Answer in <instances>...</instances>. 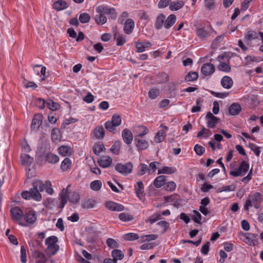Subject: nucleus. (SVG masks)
<instances>
[{"label":"nucleus","mask_w":263,"mask_h":263,"mask_svg":"<svg viewBox=\"0 0 263 263\" xmlns=\"http://www.w3.org/2000/svg\"><path fill=\"white\" fill-rule=\"evenodd\" d=\"M43 186L42 192L45 190L46 192L49 195H52L53 193V189L51 187V183L50 181L47 180L45 183H44L42 181H41Z\"/></svg>","instance_id":"40"},{"label":"nucleus","mask_w":263,"mask_h":263,"mask_svg":"<svg viewBox=\"0 0 263 263\" xmlns=\"http://www.w3.org/2000/svg\"><path fill=\"white\" fill-rule=\"evenodd\" d=\"M166 177L165 176H159L154 180V184L156 187L159 188L165 184Z\"/></svg>","instance_id":"37"},{"label":"nucleus","mask_w":263,"mask_h":263,"mask_svg":"<svg viewBox=\"0 0 263 263\" xmlns=\"http://www.w3.org/2000/svg\"><path fill=\"white\" fill-rule=\"evenodd\" d=\"M119 219L123 221H129L133 219V216L128 213H121L119 215Z\"/></svg>","instance_id":"48"},{"label":"nucleus","mask_w":263,"mask_h":263,"mask_svg":"<svg viewBox=\"0 0 263 263\" xmlns=\"http://www.w3.org/2000/svg\"><path fill=\"white\" fill-rule=\"evenodd\" d=\"M134 141L135 146L139 152L146 149L148 147L149 143L152 142L151 140L145 139L143 137L139 138V137H135Z\"/></svg>","instance_id":"6"},{"label":"nucleus","mask_w":263,"mask_h":263,"mask_svg":"<svg viewBox=\"0 0 263 263\" xmlns=\"http://www.w3.org/2000/svg\"><path fill=\"white\" fill-rule=\"evenodd\" d=\"M242 236L245 238L244 241L247 244L250 246H255L257 244L258 241L257 235L250 233H247L242 234Z\"/></svg>","instance_id":"10"},{"label":"nucleus","mask_w":263,"mask_h":263,"mask_svg":"<svg viewBox=\"0 0 263 263\" xmlns=\"http://www.w3.org/2000/svg\"><path fill=\"white\" fill-rule=\"evenodd\" d=\"M217 68L219 70L227 72H229L231 70L230 66L224 62H220L217 66Z\"/></svg>","instance_id":"50"},{"label":"nucleus","mask_w":263,"mask_h":263,"mask_svg":"<svg viewBox=\"0 0 263 263\" xmlns=\"http://www.w3.org/2000/svg\"><path fill=\"white\" fill-rule=\"evenodd\" d=\"M204 6L207 9L211 10L215 7V0H204Z\"/></svg>","instance_id":"55"},{"label":"nucleus","mask_w":263,"mask_h":263,"mask_svg":"<svg viewBox=\"0 0 263 263\" xmlns=\"http://www.w3.org/2000/svg\"><path fill=\"white\" fill-rule=\"evenodd\" d=\"M43 116L41 114H36L32 121L31 128L37 130L42 124Z\"/></svg>","instance_id":"18"},{"label":"nucleus","mask_w":263,"mask_h":263,"mask_svg":"<svg viewBox=\"0 0 263 263\" xmlns=\"http://www.w3.org/2000/svg\"><path fill=\"white\" fill-rule=\"evenodd\" d=\"M98 163L103 168L108 167L112 163V159L108 156H102L99 158Z\"/></svg>","instance_id":"14"},{"label":"nucleus","mask_w":263,"mask_h":263,"mask_svg":"<svg viewBox=\"0 0 263 263\" xmlns=\"http://www.w3.org/2000/svg\"><path fill=\"white\" fill-rule=\"evenodd\" d=\"M160 94V90L157 88H152L148 92V97L152 99H156Z\"/></svg>","instance_id":"52"},{"label":"nucleus","mask_w":263,"mask_h":263,"mask_svg":"<svg viewBox=\"0 0 263 263\" xmlns=\"http://www.w3.org/2000/svg\"><path fill=\"white\" fill-rule=\"evenodd\" d=\"M93 135L97 139H102L105 136V130L102 126H97L93 130Z\"/></svg>","instance_id":"23"},{"label":"nucleus","mask_w":263,"mask_h":263,"mask_svg":"<svg viewBox=\"0 0 263 263\" xmlns=\"http://www.w3.org/2000/svg\"><path fill=\"white\" fill-rule=\"evenodd\" d=\"M105 205L108 210L112 211L120 212L124 210V207L123 205L112 201L106 202Z\"/></svg>","instance_id":"17"},{"label":"nucleus","mask_w":263,"mask_h":263,"mask_svg":"<svg viewBox=\"0 0 263 263\" xmlns=\"http://www.w3.org/2000/svg\"><path fill=\"white\" fill-rule=\"evenodd\" d=\"M261 200L262 195L260 193L254 192L250 193L244 205L245 210L248 211L249 208L252 206L257 209L259 208Z\"/></svg>","instance_id":"2"},{"label":"nucleus","mask_w":263,"mask_h":263,"mask_svg":"<svg viewBox=\"0 0 263 263\" xmlns=\"http://www.w3.org/2000/svg\"><path fill=\"white\" fill-rule=\"evenodd\" d=\"M122 137L124 142L127 145L131 144L133 140V133L127 128L123 130Z\"/></svg>","instance_id":"15"},{"label":"nucleus","mask_w":263,"mask_h":263,"mask_svg":"<svg viewBox=\"0 0 263 263\" xmlns=\"http://www.w3.org/2000/svg\"><path fill=\"white\" fill-rule=\"evenodd\" d=\"M198 78V73L197 72H190L185 77L186 82L194 81Z\"/></svg>","instance_id":"44"},{"label":"nucleus","mask_w":263,"mask_h":263,"mask_svg":"<svg viewBox=\"0 0 263 263\" xmlns=\"http://www.w3.org/2000/svg\"><path fill=\"white\" fill-rule=\"evenodd\" d=\"M32 255L35 259L36 263H45L47 260L45 255L40 251H35Z\"/></svg>","instance_id":"20"},{"label":"nucleus","mask_w":263,"mask_h":263,"mask_svg":"<svg viewBox=\"0 0 263 263\" xmlns=\"http://www.w3.org/2000/svg\"><path fill=\"white\" fill-rule=\"evenodd\" d=\"M111 255L113 259L117 262L118 260H122L124 255L122 252L118 249H115L111 252Z\"/></svg>","instance_id":"32"},{"label":"nucleus","mask_w":263,"mask_h":263,"mask_svg":"<svg viewBox=\"0 0 263 263\" xmlns=\"http://www.w3.org/2000/svg\"><path fill=\"white\" fill-rule=\"evenodd\" d=\"M121 147V142L120 141H116L110 148L112 153L115 155H119Z\"/></svg>","instance_id":"33"},{"label":"nucleus","mask_w":263,"mask_h":263,"mask_svg":"<svg viewBox=\"0 0 263 263\" xmlns=\"http://www.w3.org/2000/svg\"><path fill=\"white\" fill-rule=\"evenodd\" d=\"M165 21V16L163 14H159L156 18L155 24L156 28L159 30L164 27V21Z\"/></svg>","instance_id":"26"},{"label":"nucleus","mask_w":263,"mask_h":263,"mask_svg":"<svg viewBox=\"0 0 263 263\" xmlns=\"http://www.w3.org/2000/svg\"><path fill=\"white\" fill-rule=\"evenodd\" d=\"M51 139L52 141L56 142L60 139V131L59 129L54 128L51 132Z\"/></svg>","instance_id":"43"},{"label":"nucleus","mask_w":263,"mask_h":263,"mask_svg":"<svg viewBox=\"0 0 263 263\" xmlns=\"http://www.w3.org/2000/svg\"><path fill=\"white\" fill-rule=\"evenodd\" d=\"M176 171V169L175 167L164 166L161 169H160L158 171V174H172L174 173Z\"/></svg>","instance_id":"36"},{"label":"nucleus","mask_w":263,"mask_h":263,"mask_svg":"<svg viewBox=\"0 0 263 263\" xmlns=\"http://www.w3.org/2000/svg\"><path fill=\"white\" fill-rule=\"evenodd\" d=\"M114 38L117 40V45L121 46L125 43V39L117 31L114 33Z\"/></svg>","instance_id":"45"},{"label":"nucleus","mask_w":263,"mask_h":263,"mask_svg":"<svg viewBox=\"0 0 263 263\" xmlns=\"http://www.w3.org/2000/svg\"><path fill=\"white\" fill-rule=\"evenodd\" d=\"M184 5L182 1L171 2L169 8L171 11H177L181 9Z\"/></svg>","instance_id":"29"},{"label":"nucleus","mask_w":263,"mask_h":263,"mask_svg":"<svg viewBox=\"0 0 263 263\" xmlns=\"http://www.w3.org/2000/svg\"><path fill=\"white\" fill-rule=\"evenodd\" d=\"M249 168V164L245 161L241 162L238 168L231 171L230 174L234 177L243 176L246 174Z\"/></svg>","instance_id":"5"},{"label":"nucleus","mask_w":263,"mask_h":263,"mask_svg":"<svg viewBox=\"0 0 263 263\" xmlns=\"http://www.w3.org/2000/svg\"><path fill=\"white\" fill-rule=\"evenodd\" d=\"M105 148L103 144L100 143H96L93 147V151L96 155H99L100 153L104 152Z\"/></svg>","instance_id":"42"},{"label":"nucleus","mask_w":263,"mask_h":263,"mask_svg":"<svg viewBox=\"0 0 263 263\" xmlns=\"http://www.w3.org/2000/svg\"><path fill=\"white\" fill-rule=\"evenodd\" d=\"M197 36L200 39L207 37L209 36V32L203 28H198L196 31Z\"/></svg>","instance_id":"46"},{"label":"nucleus","mask_w":263,"mask_h":263,"mask_svg":"<svg viewBox=\"0 0 263 263\" xmlns=\"http://www.w3.org/2000/svg\"><path fill=\"white\" fill-rule=\"evenodd\" d=\"M90 19V16L86 13H82L80 14L79 16V21L81 23L83 24L88 23Z\"/></svg>","instance_id":"54"},{"label":"nucleus","mask_w":263,"mask_h":263,"mask_svg":"<svg viewBox=\"0 0 263 263\" xmlns=\"http://www.w3.org/2000/svg\"><path fill=\"white\" fill-rule=\"evenodd\" d=\"M258 37L257 33L253 31L248 32L247 35L245 36V39L247 40H252Z\"/></svg>","instance_id":"62"},{"label":"nucleus","mask_w":263,"mask_h":263,"mask_svg":"<svg viewBox=\"0 0 263 263\" xmlns=\"http://www.w3.org/2000/svg\"><path fill=\"white\" fill-rule=\"evenodd\" d=\"M146 171H148V166L147 165L141 163L139 165V171L138 172V175L139 176L143 175L145 174Z\"/></svg>","instance_id":"59"},{"label":"nucleus","mask_w":263,"mask_h":263,"mask_svg":"<svg viewBox=\"0 0 263 263\" xmlns=\"http://www.w3.org/2000/svg\"><path fill=\"white\" fill-rule=\"evenodd\" d=\"M148 130L146 126L138 125L134 128V133L135 134V137L142 138L146 135Z\"/></svg>","instance_id":"16"},{"label":"nucleus","mask_w":263,"mask_h":263,"mask_svg":"<svg viewBox=\"0 0 263 263\" xmlns=\"http://www.w3.org/2000/svg\"><path fill=\"white\" fill-rule=\"evenodd\" d=\"M107 246L110 248H117L119 247V243L114 239L109 238L106 240Z\"/></svg>","instance_id":"49"},{"label":"nucleus","mask_w":263,"mask_h":263,"mask_svg":"<svg viewBox=\"0 0 263 263\" xmlns=\"http://www.w3.org/2000/svg\"><path fill=\"white\" fill-rule=\"evenodd\" d=\"M161 127L163 129L158 131L154 138V141L157 143L162 142L164 140L166 136V132L168 129L167 127L163 124L161 125Z\"/></svg>","instance_id":"12"},{"label":"nucleus","mask_w":263,"mask_h":263,"mask_svg":"<svg viewBox=\"0 0 263 263\" xmlns=\"http://www.w3.org/2000/svg\"><path fill=\"white\" fill-rule=\"evenodd\" d=\"M53 8L57 11H61L68 7L67 3L63 0H58L53 3Z\"/></svg>","instance_id":"27"},{"label":"nucleus","mask_w":263,"mask_h":263,"mask_svg":"<svg viewBox=\"0 0 263 263\" xmlns=\"http://www.w3.org/2000/svg\"><path fill=\"white\" fill-rule=\"evenodd\" d=\"M105 127L109 132H113L115 130L116 126L111 121H107L105 123Z\"/></svg>","instance_id":"60"},{"label":"nucleus","mask_w":263,"mask_h":263,"mask_svg":"<svg viewBox=\"0 0 263 263\" xmlns=\"http://www.w3.org/2000/svg\"><path fill=\"white\" fill-rule=\"evenodd\" d=\"M45 158L46 161L52 164L56 163L59 161L58 156L52 153L47 154L45 156Z\"/></svg>","instance_id":"31"},{"label":"nucleus","mask_w":263,"mask_h":263,"mask_svg":"<svg viewBox=\"0 0 263 263\" xmlns=\"http://www.w3.org/2000/svg\"><path fill=\"white\" fill-rule=\"evenodd\" d=\"M102 185V182L100 180H95L91 182L90 188L93 191H98L100 190Z\"/></svg>","instance_id":"47"},{"label":"nucleus","mask_w":263,"mask_h":263,"mask_svg":"<svg viewBox=\"0 0 263 263\" xmlns=\"http://www.w3.org/2000/svg\"><path fill=\"white\" fill-rule=\"evenodd\" d=\"M97 13L98 14H97L95 17L96 23L98 24L101 25L104 24L107 21V18L105 15V13L101 12Z\"/></svg>","instance_id":"30"},{"label":"nucleus","mask_w":263,"mask_h":263,"mask_svg":"<svg viewBox=\"0 0 263 263\" xmlns=\"http://www.w3.org/2000/svg\"><path fill=\"white\" fill-rule=\"evenodd\" d=\"M124 239L128 241H132L138 239L139 237L138 234L134 233L126 234L124 237Z\"/></svg>","instance_id":"56"},{"label":"nucleus","mask_w":263,"mask_h":263,"mask_svg":"<svg viewBox=\"0 0 263 263\" xmlns=\"http://www.w3.org/2000/svg\"><path fill=\"white\" fill-rule=\"evenodd\" d=\"M71 161L70 159L68 158H65V159L62 162L61 165V168L63 171H67L70 169L71 167Z\"/></svg>","instance_id":"41"},{"label":"nucleus","mask_w":263,"mask_h":263,"mask_svg":"<svg viewBox=\"0 0 263 263\" xmlns=\"http://www.w3.org/2000/svg\"><path fill=\"white\" fill-rule=\"evenodd\" d=\"M46 105L50 110L52 111L57 110L60 108V105L58 103L50 99L46 101Z\"/></svg>","instance_id":"39"},{"label":"nucleus","mask_w":263,"mask_h":263,"mask_svg":"<svg viewBox=\"0 0 263 263\" xmlns=\"http://www.w3.org/2000/svg\"><path fill=\"white\" fill-rule=\"evenodd\" d=\"M68 192L67 189H63L59 195V199L61 201L60 208L63 209L67 202Z\"/></svg>","instance_id":"19"},{"label":"nucleus","mask_w":263,"mask_h":263,"mask_svg":"<svg viewBox=\"0 0 263 263\" xmlns=\"http://www.w3.org/2000/svg\"><path fill=\"white\" fill-rule=\"evenodd\" d=\"M133 165L131 162H127L125 164L117 163L115 166V170L123 175L130 174L132 172Z\"/></svg>","instance_id":"7"},{"label":"nucleus","mask_w":263,"mask_h":263,"mask_svg":"<svg viewBox=\"0 0 263 263\" xmlns=\"http://www.w3.org/2000/svg\"><path fill=\"white\" fill-rule=\"evenodd\" d=\"M24 219L25 221L27 222L26 224H32L34 223L37 220V215L34 211H29L28 212L24 214Z\"/></svg>","instance_id":"13"},{"label":"nucleus","mask_w":263,"mask_h":263,"mask_svg":"<svg viewBox=\"0 0 263 263\" xmlns=\"http://www.w3.org/2000/svg\"><path fill=\"white\" fill-rule=\"evenodd\" d=\"M135 26L134 22L132 19H127L124 24V31L127 34L131 33Z\"/></svg>","instance_id":"21"},{"label":"nucleus","mask_w":263,"mask_h":263,"mask_svg":"<svg viewBox=\"0 0 263 263\" xmlns=\"http://www.w3.org/2000/svg\"><path fill=\"white\" fill-rule=\"evenodd\" d=\"M192 219L195 222L200 223L201 220V215L197 211L194 210Z\"/></svg>","instance_id":"58"},{"label":"nucleus","mask_w":263,"mask_h":263,"mask_svg":"<svg viewBox=\"0 0 263 263\" xmlns=\"http://www.w3.org/2000/svg\"><path fill=\"white\" fill-rule=\"evenodd\" d=\"M58 152L63 156H68L71 154V149L69 147L61 146L59 148Z\"/></svg>","instance_id":"34"},{"label":"nucleus","mask_w":263,"mask_h":263,"mask_svg":"<svg viewBox=\"0 0 263 263\" xmlns=\"http://www.w3.org/2000/svg\"><path fill=\"white\" fill-rule=\"evenodd\" d=\"M240 105L238 103H233L229 107V111L232 116L237 115L241 111Z\"/></svg>","instance_id":"28"},{"label":"nucleus","mask_w":263,"mask_h":263,"mask_svg":"<svg viewBox=\"0 0 263 263\" xmlns=\"http://www.w3.org/2000/svg\"><path fill=\"white\" fill-rule=\"evenodd\" d=\"M207 126L210 128H214L218 123L219 118L215 117L211 112H208L205 116Z\"/></svg>","instance_id":"9"},{"label":"nucleus","mask_w":263,"mask_h":263,"mask_svg":"<svg viewBox=\"0 0 263 263\" xmlns=\"http://www.w3.org/2000/svg\"><path fill=\"white\" fill-rule=\"evenodd\" d=\"M97 12L105 13L109 15L111 19H116L117 16L116 10L114 8H108L103 5L99 6L96 8Z\"/></svg>","instance_id":"8"},{"label":"nucleus","mask_w":263,"mask_h":263,"mask_svg":"<svg viewBox=\"0 0 263 263\" xmlns=\"http://www.w3.org/2000/svg\"><path fill=\"white\" fill-rule=\"evenodd\" d=\"M223 40V35H219L216 37L212 43L211 47L212 48L215 49L217 47L218 43L222 42Z\"/></svg>","instance_id":"63"},{"label":"nucleus","mask_w":263,"mask_h":263,"mask_svg":"<svg viewBox=\"0 0 263 263\" xmlns=\"http://www.w3.org/2000/svg\"><path fill=\"white\" fill-rule=\"evenodd\" d=\"M176 17L174 14L170 15L164 21V27L166 29L170 28L176 22Z\"/></svg>","instance_id":"25"},{"label":"nucleus","mask_w":263,"mask_h":263,"mask_svg":"<svg viewBox=\"0 0 263 263\" xmlns=\"http://www.w3.org/2000/svg\"><path fill=\"white\" fill-rule=\"evenodd\" d=\"M96 201L95 199L91 198L85 201L82 203V207L84 209H88L93 208L96 206Z\"/></svg>","instance_id":"35"},{"label":"nucleus","mask_w":263,"mask_h":263,"mask_svg":"<svg viewBox=\"0 0 263 263\" xmlns=\"http://www.w3.org/2000/svg\"><path fill=\"white\" fill-rule=\"evenodd\" d=\"M22 164L24 166H29L33 161V158L28 154H22L21 156Z\"/></svg>","instance_id":"22"},{"label":"nucleus","mask_w":263,"mask_h":263,"mask_svg":"<svg viewBox=\"0 0 263 263\" xmlns=\"http://www.w3.org/2000/svg\"><path fill=\"white\" fill-rule=\"evenodd\" d=\"M249 146L250 149L254 152V153L256 154L257 156H259L260 153V151L259 149V147L257 146L256 144L254 143H249Z\"/></svg>","instance_id":"61"},{"label":"nucleus","mask_w":263,"mask_h":263,"mask_svg":"<svg viewBox=\"0 0 263 263\" xmlns=\"http://www.w3.org/2000/svg\"><path fill=\"white\" fill-rule=\"evenodd\" d=\"M80 195L77 192H73L69 197V200L73 203H77L80 200Z\"/></svg>","instance_id":"51"},{"label":"nucleus","mask_w":263,"mask_h":263,"mask_svg":"<svg viewBox=\"0 0 263 263\" xmlns=\"http://www.w3.org/2000/svg\"><path fill=\"white\" fill-rule=\"evenodd\" d=\"M215 68L211 63L203 64L201 68V72L204 76H211L215 71Z\"/></svg>","instance_id":"11"},{"label":"nucleus","mask_w":263,"mask_h":263,"mask_svg":"<svg viewBox=\"0 0 263 263\" xmlns=\"http://www.w3.org/2000/svg\"><path fill=\"white\" fill-rule=\"evenodd\" d=\"M135 190L137 196L139 198L142 195L144 190V185L142 181L137 182L135 186Z\"/></svg>","instance_id":"38"},{"label":"nucleus","mask_w":263,"mask_h":263,"mask_svg":"<svg viewBox=\"0 0 263 263\" xmlns=\"http://www.w3.org/2000/svg\"><path fill=\"white\" fill-rule=\"evenodd\" d=\"M58 238L55 236H51L47 238L45 243L47 246L46 252L48 256L54 255L59 250V246L57 244Z\"/></svg>","instance_id":"3"},{"label":"nucleus","mask_w":263,"mask_h":263,"mask_svg":"<svg viewBox=\"0 0 263 263\" xmlns=\"http://www.w3.org/2000/svg\"><path fill=\"white\" fill-rule=\"evenodd\" d=\"M194 149L196 153L199 156L202 155L205 152V148L199 144H196Z\"/></svg>","instance_id":"64"},{"label":"nucleus","mask_w":263,"mask_h":263,"mask_svg":"<svg viewBox=\"0 0 263 263\" xmlns=\"http://www.w3.org/2000/svg\"><path fill=\"white\" fill-rule=\"evenodd\" d=\"M221 84L223 88L228 89L232 87L233 82L231 77L224 76L221 79Z\"/></svg>","instance_id":"24"},{"label":"nucleus","mask_w":263,"mask_h":263,"mask_svg":"<svg viewBox=\"0 0 263 263\" xmlns=\"http://www.w3.org/2000/svg\"><path fill=\"white\" fill-rule=\"evenodd\" d=\"M111 122L116 126H119L121 123V118L120 115L115 114L111 118Z\"/></svg>","instance_id":"53"},{"label":"nucleus","mask_w":263,"mask_h":263,"mask_svg":"<svg viewBox=\"0 0 263 263\" xmlns=\"http://www.w3.org/2000/svg\"><path fill=\"white\" fill-rule=\"evenodd\" d=\"M33 187L29 191H23L22 193V197L26 200L30 198L40 201L42 200V195L40 192H42L43 185L41 180H35L32 183Z\"/></svg>","instance_id":"1"},{"label":"nucleus","mask_w":263,"mask_h":263,"mask_svg":"<svg viewBox=\"0 0 263 263\" xmlns=\"http://www.w3.org/2000/svg\"><path fill=\"white\" fill-rule=\"evenodd\" d=\"M164 188L166 190L173 191L176 189V183L173 181H169L164 184Z\"/></svg>","instance_id":"57"},{"label":"nucleus","mask_w":263,"mask_h":263,"mask_svg":"<svg viewBox=\"0 0 263 263\" xmlns=\"http://www.w3.org/2000/svg\"><path fill=\"white\" fill-rule=\"evenodd\" d=\"M10 213L13 220L18 221V224L26 227L27 225L21 221L24 216L23 211L18 207H13L10 210Z\"/></svg>","instance_id":"4"}]
</instances>
